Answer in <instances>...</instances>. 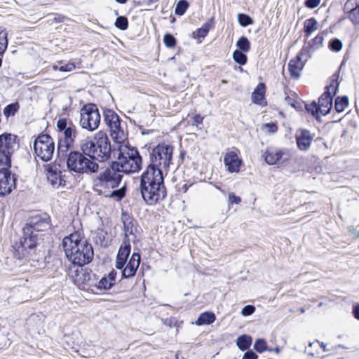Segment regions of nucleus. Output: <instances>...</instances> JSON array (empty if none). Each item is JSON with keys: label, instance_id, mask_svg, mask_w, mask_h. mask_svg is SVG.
<instances>
[{"label": "nucleus", "instance_id": "obj_58", "mask_svg": "<svg viewBox=\"0 0 359 359\" xmlns=\"http://www.w3.org/2000/svg\"><path fill=\"white\" fill-rule=\"evenodd\" d=\"M285 100L286 101V102L288 104H290L291 106H293V103H292V101H293V99L290 97L289 96H287L285 98Z\"/></svg>", "mask_w": 359, "mask_h": 359}, {"label": "nucleus", "instance_id": "obj_35", "mask_svg": "<svg viewBox=\"0 0 359 359\" xmlns=\"http://www.w3.org/2000/svg\"><path fill=\"white\" fill-rule=\"evenodd\" d=\"M8 34L5 29L0 31V55L4 54L8 46Z\"/></svg>", "mask_w": 359, "mask_h": 359}, {"label": "nucleus", "instance_id": "obj_52", "mask_svg": "<svg viewBox=\"0 0 359 359\" xmlns=\"http://www.w3.org/2000/svg\"><path fill=\"white\" fill-rule=\"evenodd\" d=\"M320 1L321 0H306L305 5L307 8H315L320 4Z\"/></svg>", "mask_w": 359, "mask_h": 359}, {"label": "nucleus", "instance_id": "obj_20", "mask_svg": "<svg viewBox=\"0 0 359 359\" xmlns=\"http://www.w3.org/2000/svg\"><path fill=\"white\" fill-rule=\"evenodd\" d=\"M224 163L230 172H238L242 160L238 157L236 151L226 152L224 158Z\"/></svg>", "mask_w": 359, "mask_h": 359}, {"label": "nucleus", "instance_id": "obj_31", "mask_svg": "<svg viewBox=\"0 0 359 359\" xmlns=\"http://www.w3.org/2000/svg\"><path fill=\"white\" fill-rule=\"evenodd\" d=\"M123 229L126 237L133 235L134 231L136 230L135 227L134 226L133 220L130 218H127L123 220Z\"/></svg>", "mask_w": 359, "mask_h": 359}, {"label": "nucleus", "instance_id": "obj_64", "mask_svg": "<svg viewBox=\"0 0 359 359\" xmlns=\"http://www.w3.org/2000/svg\"><path fill=\"white\" fill-rule=\"evenodd\" d=\"M302 313H304L305 312V309L304 308L301 309L300 310Z\"/></svg>", "mask_w": 359, "mask_h": 359}, {"label": "nucleus", "instance_id": "obj_46", "mask_svg": "<svg viewBox=\"0 0 359 359\" xmlns=\"http://www.w3.org/2000/svg\"><path fill=\"white\" fill-rule=\"evenodd\" d=\"M296 57L304 62L307 61L310 57L309 48L303 47Z\"/></svg>", "mask_w": 359, "mask_h": 359}, {"label": "nucleus", "instance_id": "obj_19", "mask_svg": "<svg viewBox=\"0 0 359 359\" xmlns=\"http://www.w3.org/2000/svg\"><path fill=\"white\" fill-rule=\"evenodd\" d=\"M265 161L269 165H276L283 163L289 158V154L286 149H276L268 148L264 154Z\"/></svg>", "mask_w": 359, "mask_h": 359}, {"label": "nucleus", "instance_id": "obj_6", "mask_svg": "<svg viewBox=\"0 0 359 359\" xmlns=\"http://www.w3.org/2000/svg\"><path fill=\"white\" fill-rule=\"evenodd\" d=\"M67 167L77 173L92 174L97 172L99 165L83 152L71 151L67 160Z\"/></svg>", "mask_w": 359, "mask_h": 359}, {"label": "nucleus", "instance_id": "obj_2", "mask_svg": "<svg viewBox=\"0 0 359 359\" xmlns=\"http://www.w3.org/2000/svg\"><path fill=\"white\" fill-rule=\"evenodd\" d=\"M50 226V217L47 214L32 216L22 229V236L19 244H16V250L22 257L29 254L37 243L36 232L43 231Z\"/></svg>", "mask_w": 359, "mask_h": 359}, {"label": "nucleus", "instance_id": "obj_15", "mask_svg": "<svg viewBox=\"0 0 359 359\" xmlns=\"http://www.w3.org/2000/svg\"><path fill=\"white\" fill-rule=\"evenodd\" d=\"M338 87V83L335 81L327 87V90L320 96L318 100L320 113L321 115L325 116L327 114L332 107V94L336 93Z\"/></svg>", "mask_w": 359, "mask_h": 359}, {"label": "nucleus", "instance_id": "obj_62", "mask_svg": "<svg viewBox=\"0 0 359 359\" xmlns=\"http://www.w3.org/2000/svg\"><path fill=\"white\" fill-rule=\"evenodd\" d=\"M128 0H116V2L119 3V4H125L127 2Z\"/></svg>", "mask_w": 359, "mask_h": 359}, {"label": "nucleus", "instance_id": "obj_1", "mask_svg": "<svg viewBox=\"0 0 359 359\" xmlns=\"http://www.w3.org/2000/svg\"><path fill=\"white\" fill-rule=\"evenodd\" d=\"M121 180V174L115 170L112 166L107 168L93 177V190L98 196L119 201L126 196V186L113 189L118 187Z\"/></svg>", "mask_w": 359, "mask_h": 359}, {"label": "nucleus", "instance_id": "obj_4", "mask_svg": "<svg viewBox=\"0 0 359 359\" xmlns=\"http://www.w3.org/2000/svg\"><path fill=\"white\" fill-rule=\"evenodd\" d=\"M79 147L82 152L100 162L107 161L111 155V144L104 132L99 131L93 137H87L80 141Z\"/></svg>", "mask_w": 359, "mask_h": 359}, {"label": "nucleus", "instance_id": "obj_59", "mask_svg": "<svg viewBox=\"0 0 359 359\" xmlns=\"http://www.w3.org/2000/svg\"><path fill=\"white\" fill-rule=\"evenodd\" d=\"M62 19H63L62 17L58 16V17H55L53 20H54L56 22H62Z\"/></svg>", "mask_w": 359, "mask_h": 359}, {"label": "nucleus", "instance_id": "obj_60", "mask_svg": "<svg viewBox=\"0 0 359 359\" xmlns=\"http://www.w3.org/2000/svg\"><path fill=\"white\" fill-rule=\"evenodd\" d=\"M349 230L350 231H351L354 235H355L357 237H359V233L355 231L354 229H353L352 227H350L349 228Z\"/></svg>", "mask_w": 359, "mask_h": 359}, {"label": "nucleus", "instance_id": "obj_44", "mask_svg": "<svg viewBox=\"0 0 359 359\" xmlns=\"http://www.w3.org/2000/svg\"><path fill=\"white\" fill-rule=\"evenodd\" d=\"M241 202V197L236 196L235 194L233 192H230L229 194L227 201L229 208H230L233 204H239Z\"/></svg>", "mask_w": 359, "mask_h": 359}, {"label": "nucleus", "instance_id": "obj_14", "mask_svg": "<svg viewBox=\"0 0 359 359\" xmlns=\"http://www.w3.org/2000/svg\"><path fill=\"white\" fill-rule=\"evenodd\" d=\"M143 199L149 205L156 203L166 196V189L163 184L140 187Z\"/></svg>", "mask_w": 359, "mask_h": 359}, {"label": "nucleus", "instance_id": "obj_54", "mask_svg": "<svg viewBox=\"0 0 359 359\" xmlns=\"http://www.w3.org/2000/svg\"><path fill=\"white\" fill-rule=\"evenodd\" d=\"M203 117L200 114H196L194 116V122L192 125L201 124L203 123Z\"/></svg>", "mask_w": 359, "mask_h": 359}, {"label": "nucleus", "instance_id": "obj_22", "mask_svg": "<svg viewBox=\"0 0 359 359\" xmlns=\"http://www.w3.org/2000/svg\"><path fill=\"white\" fill-rule=\"evenodd\" d=\"M313 139V136L307 130H299L296 135L297 144L300 150H308Z\"/></svg>", "mask_w": 359, "mask_h": 359}, {"label": "nucleus", "instance_id": "obj_12", "mask_svg": "<svg viewBox=\"0 0 359 359\" xmlns=\"http://www.w3.org/2000/svg\"><path fill=\"white\" fill-rule=\"evenodd\" d=\"M104 121L110 129L111 137L117 143H123L127 138L124 126L120 117L113 111L108 110L104 114Z\"/></svg>", "mask_w": 359, "mask_h": 359}, {"label": "nucleus", "instance_id": "obj_13", "mask_svg": "<svg viewBox=\"0 0 359 359\" xmlns=\"http://www.w3.org/2000/svg\"><path fill=\"white\" fill-rule=\"evenodd\" d=\"M35 154L43 161H50L55 151V144L53 139L48 135L38 136L34 142Z\"/></svg>", "mask_w": 359, "mask_h": 359}, {"label": "nucleus", "instance_id": "obj_36", "mask_svg": "<svg viewBox=\"0 0 359 359\" xmlns=\"http://www.w3.org/2000/svg\"><path fill=\"white\" fill-rule=\"evenodd\" d=\"M189 7V3L186 0H180L176 5L175 13L177 15H182Z\"/></svg>", "mask_w": 359, "mask_h": 359}, {"label": "nucleus", "instance_id": "obj_39", "mask_svg": "<svg viewBox=\"0 0 359 359\" xmlns=\"http://www.w3.org/2000/svg\"><path fill=\"white\" fill-rule=\"evenodd\" d=\"M254 348L259 353H262L267 350L271 351V349L268 348L266 342L263 339H259L255 341L254 344Z\"/></svg>", "mask_w": 359, "mask_h": 359}, {"label": "nucleus", "instance_id": "obj_8", "mask_svg": "<svg viewBox=\"0 0 359 359\" xmlns=\"http://www.w3.org/2000/svg\"><path fill=\"white\" fill-rule=\"evenodd\" d=\"M142 165V158L136 149H129L123 152L118 156L117 161L112 167L120 173H133L140 170Z\"/></svg>", "mask_w": 359, "mask_h": 359}, {"label": "nucleus", "instance_id": "obj_45", "mask_svg": "<svg viewBox=\"0 0 359 359\" xmlns=\"http://www.w3.org/2000/svg\"><path fill=\"white\" fill-rule=\"evenodd\" d=\"M163 42L165 45L168 48H173L176 44V40L175 37L170 34H166L164 36Z\"/></svg>", "mask_w": 359, "mask_h": 359}, {"label": "nucleus", "instance_id": "obj_40", "mask_svg": "<svg viewBox=\"0 0 359 359\" xmlns=\"http://www.w3.org/2000/svg\"><path fill=\"white\" fill-rule=\"evenodd\" d=\"M115 26L121 30H126L128 26V19L123 16L118 17L115 22Z\"/></svg>", "mask_w": 359, "mask_h": 359}, {"label": "nucleus", "instance_id": "obj_56", "mask_svg": "<svg viewBox=\"0 0 359 359\" xmlns=\"http://www.w3.org/2000/svg\"><path fill=\"white\" fill-rule=\"evenodd\" d=\"M116 274V272L114 270H113L107 276L110 280V281L113 283V285L114 284Z\"/></svg>", "mask_w": 359, "mask_h": 359}, {"label": "nucleus", "instance_id": "obj_53", "mask_svg": "<svg viewBox=\"0 0 359 359\" xmlns=\"http://www.w3.org/2000/svg\"><path fill=\"white\" fill-rule=\"evenodd\" d=\"M243 359H257V355L252 351H248L244 354Z\"/></svg>", "mask_w": 359, "mask_h": 359}, {"label": "nucleus", "instance_id": "obj_25", "mask_svg": "<svg viewBox=\"0 0 359 359\" xmlns=\"http://www.w3.org/2000/svg\"><path fill=\"white\" fill-rule=\"evenodd\" d=\"M304 62L297 59V57L291 59L288 63V70L290 76L294 79H297L301 76V72L304 68Z\"/></svg>", "mask_w": 359, "mask_h": 359}, {"label": "nucleus", "instance_id": "obj_42", "mask_svg": "<svg viewBox=\"0 0 359 359\" xmlns=\"http://www.w3.org/2000/svg\"><path fill=\"white\" fill-rule=\"evenodd\" d=\"M60 65L59 71L63 72H69L75 69L76 66L74 62H69L68 63L63 64L62 61L59 62Z\"/></svg>", "mask_w": 359, "mask_h": 359}, {"label": "nucleus", "instance_id": "obj_32", "mask_svg": "<svg viewBox=\"0 0 359 359\" xmlns=\"http://www.w3.org/2000/svg\"><path fill=\"white\" fill-rule=\"evenodd\" d=\"M113 285V283L110 281V280L107 277L104 276L99 281L97 280V284L94 285V287H97L98 290H109Z\"/></svg>", "mask_w": 359, "mask_h": 359}, {"label": "nucleus", "instance_id": "obj_29", "mask_svg": "<svg viewBox=\"0 0 359 359\" xmlns=\"http://www.w3.org/2000/svg\"><path fill=\"white\" fill-rule=\"evenodd\" d=\"M318 29V22L313 18L306 20L304 22V32L307 36H309Z\"/></svg>", "mask_w": 359, "mask_h": 359}, {"label": "nucleus", "instance_id": "obj_49", "mask_svg": "<svg viewBox=\"0 0 359 359\" xmlns=\"http://www.w3.org/2000/svg\"><path fill=\"white\" fill-rule=\"evenodd\" d=\"M263 129L269 133H274L278 130V126L274 123H265L262 126Z\"/></svg>", "mask_w": 359, "mask_h": 359}, {"label": "nucleus", "instance_id": "obj_37", "mask_svg": "<svg viewBox=\"0 0 359 359\" xmlns=\"http://www.w3.org/2000/svg\"><path fill=\"white\" fill-rule=\"evenodd\" d=\"M236 46L243 52H248L250 48V41L245 36L239 38L236 43Z\"/></svg>", "mask_w": 359, "mask_h": 359}, {"label": "nucleus", "instance_id": "obj_47", "mask_svg": "<svg viewBox=\"0 0 359 359\" xmlns=\"http://www.w3.org/2000/svg\"><path fill=\"white\" fill-rule=\"evenodd\" d=\"M323 40H324V38H323V35H321V34L317 35L312 40V42L311 44V47L314 49H318V48H320L322 46Z\"/></svg>", "mask_w": 359, "mask_h": 359}, {"label": "nucleus", "instance_id": "obj_30", "mask_svg": "<svg viewBox=\"0 0 359 359\" xmlns=\"http://www.w3.org/2000/svg\"><path fill=\"white\" fill-rule=\"evenodd\" d=\"M348 104V97H338L335 100V109L337 112H342Z\"/></svg>", "mask_w": 359, "mask_h": 359}, {"label": "nucleus", "instance_id": "obj_51", "mask_svg": "<svg viewBox=\"0 0 359 359\" xmlns=\"http://www.w3.org/2000/svg\"><path fill=\"white\" fill-rule=\"evenodd\" d=\"M318 343L320 346L323 348L324 352L328 351L329 350L327 348L326 344H325L323 342H320L319 341H316L315 342H310L309 344V346L306 348V352H307L309 354L311 355H314V353L312 352H310L309 350V347H311L314 344Z\"/></svg>", "mask_w": 359, "mask_h": 359}, {"label": "nucleus", "instance_id": "obj_61", "mask_svg": "<svg viewBox=\"0 0 359 359\" xmlns=\"http://www.w3.org/2000/svg\"><path fill=\"white\" fill-rule=\"evenodd\" d=\"M60 65H53V69L55 71L59 70Z\"/></svg>", "mask_w": 359, "mask_h": 359}, {"label": "nucleus", "instance_id": "obj_3", "mask_svg": "<svg viewBox=\"0 0 359 359\" xmlns=\"http://www.w3.org/2000/svg\"><path fill=\"white\" fill-rule=\"evenodd\" d=\"M62 245L67 257L74 265L83 266L89 263L93 258L91 245L78 232L65 237Z\"/></svg>", "mask_w": 359, "mask_h": 359}, {"label": "nucleus", "instance_id": "obj_28", "mask_svg": "<svg viewBox=\"0 0 359 359\" xmlns=\"http://www.w3.org/2000/svg\"><path fill=\"white\" fill-rule=\"evenodd\" d=\"M252 343V337L248 335L240 336L237 339L236 344L241 351H245L249 348Z\"/></svg>", "mask_w": 359, "mask_h": 359}, {"label": "nucleus", "instance_id": "obj_17", "mask_svg": "<svg viewBox=\"0 0 359 359\" xmlns=\"http://www.w3.org/2000/svg\"><path fill=\"white\" fill-rule=\"evenodd\" d=\"M9 168L0 169V196L9 194L15 188L16 178L11 174Z\"/></svg>", "mask_w": 359, "mask_h": 359}, {"label": "nucleus", "instance_id": "obj_34", "mask_svg": "<svg viewBox=\"0 0 359 359\" xmlns=\"http://www.w3.org/2000/svg\"><path fill=\"white\" fill-rule=\"evenodd\" d=\"M305 107L306 111L311 114L313 116H316L317 119H318L320 116H321L320 110H318L319 104H316L315 102H312L310 104H306Z\"/></svg>", "mask_w": 359, "mask_h": 359}, {"label": "nucleus", "instance_id": "obj_63", "mask_svg": "<svg viewBox=\"0 0 359 359\" xmlns=\"http://www.w3.org/2000/svg\"><path fill=\"white\" fill-rule=\"evenodd\" d=\"M274 351L276 353H278L280 352V349L279 348L276 347L275 349H274Z\"/></svg>", "mask_w": 359, "mask_h": 359}, {"label": "nucleus", "instance_id": "obj_55", "mask_svg": "<svg viewBox=\"0 0 359 359\" xmlns=\"http://www.w3.org/2000/svg\"><path fill=\"white\" fill-rule=\"evenodd\" d=\"M353 314L354 317L359 320V304H357L355 306H353Z\"/></svg>", "mask_w": 359, "mask_h": 359}, {"label": "nucleus", "instance_id": "obj_21", "mask_svg": "<svg viewBox=\"0 0 359 359\" xmlns=\"http://www.w3.org/2000/svg\"><path fill=\"white\" fill-rule=\"evenodd\" d=\"M46 170L48 181L53 188H58L64 185L62 172L58 170L56 165H48L46 167Z\"/></svg>", "mask_w": 359, "mask_h": 359}, {"label": "nucleus", "instance_id": "obj_18", "mask_svg": "<svg viewBox=\"0 0 359 359\" xmlns=\"http://www.w3.org/2000/svg\"><path fill=\"white\" fill-rule=\"evenodd\" d=\"M164 172L152 167H147L141 176L140 187L163 184Z\"/></svg>", "mask_w": 359, "mask_h": 359}, {"label": "nucleus", "instance_id": "obj_24", "mask_svg": "<svg viewBox=\"0 0 359 359\" xmlns=\"http://www.w3.org/2000/svg\"><path fill=\"white\" fill-rule=\"evenodd\" d=\"M266 86L263 83H259L252 93V102L260 106H265L266 101L265 100Z\"/></svg>", "mask_w": 359, "mask_h": 359}, {"label": "nucleus", "instance_id": "obj_33", "mask_svg": "<svg viewBox=\"0 0 359 359\" xmlns=\"http://www.w3.org/2000/svg\"><path fill=\"white\" fill-rule=\"evenodd\" d=\"M20 105L18 102L12 103L7 105L4 109V114L6 117L14 116L18 111Z\"/></svg>", "mask_w": 359, "mask_h": 359}, {"label": "nucleus", "instance_id": "obj_26", "mask_svg": "<svg viewBox=\"0 0 359 359\" xmlns=\"http://www.w3.org/2000/svg\"><path fill=\"white\" fill-rule=\"evenodd\" d=\"M215 319L216 317L213 313L204 312L199 316L196 321V324L198 325H210L215 320Z\"/></svg>", "mask_w": 359, "mask_h": 359}, {"label": "nucleus", "instance_id": "obj_11", "mask_svg": "<svg viewBox=\"0 0 359 359\" xmlns=\"http://www.w3.org/2000/svg\"><path fill=\"white\" fill-rule=\"evenodd\" d=\"M80 125L89 131L96 130L100 123V114L96 105H85L80 111Z\"/></svg>", "mask_w": 359, "mask_h": 359}, {"label": "nucleus", "instance_id": "obj_7", "mask_svg": "<svg viewBox=\"0 0 359 359\" xmlns=\"http://www.w3.org/2000/svg\"><path fill=\"white\" fill-rule=\"evenodd\" d=\"M173 147L166 144H159L150 154L151 163L148 165L167 174L172 162Z\"/></svg>", "mask_w": 359, "mask_h": 359}, {"label": "nucleus", "instance_id": "obj_9", "mask_svg": "<svg viewBox=\"0 0 359 359\" xmlns=\"http://www.w3.org/2000/svg\"><path fill=\"white\" fill-rule=\"evenodd\" d=\"M17 136L4 133L0 135V163L6 167L11 166V156L18 149Z\"/></svg>", "mask_w": 359, "mask_h": 359}, {"label": "nucleus", "instance_id": "obj_50", "mask_svg": "<svg viewBox=\"0 0 359 359\" xmlns=\"http://www.w3.org/2000/svg\"><path fill=\"white\" fill-rule=\"evenodd\" d=\"M255 311V307L252 305H247L243 308L241 314L243 316H248L252 315Z\"/></svg>", "mask_w": 359, "mask_h": 359}, {"label": "nucleus", "instance_id": "obj_48", "mask_svg": "<svg viewBox=\"0 0 359 359\" xmlns=\"http://www.w3.org/2000/svg\"><path fill=\"white\" fill-rule=\"evenodd\" d=\"M70 125H73L72 123H67V120L65 118H60L57 121V126L60 131L64 132L69 128V126Z\"/></svg>", "mask_w": 359, "mask_h": 359}, {"label": "nucleus", "instance_id": "obj_57", "mask_svg": "<svg viewBox=\"0 0 359 359\" xmlns=\"http://www.w3.org/2000/svg\"><path fill=\"white\" fill-rule=\"evenodd\" d=\"M175 319L172 318H167L163 320V323L165 325L172 327V324L174 323Z\"/></svg>", "mask_w": 359, "mask_h": 359}, {"label": "nucleus", "instance_id": "obj_5", "mask_svg": "<svg viewBox=\"0 0 359 359\" xmlns=\"http://www.w3.org/2000/svg\"><path fill=\"white\" fill-rule=\"evenodd\" d=\"M130 244L128 241L124 240L118 251L115 266L117 269L122 270V277L128 278L133 277L140 264V255L134 252L130 258Z\"/></svg>", "mask_w": 359, "mask_h": 359}, {"label": "nucleus", "instance_id": "obj_41", "mask_svg": "<svg viewBox=\"0 0 359 359\" xmlns=\"http://www.w3.org/2000/svg\"><path fill=\"white\" fill-rule=\"evenodd\" d=\"M238 20L239 24L242 27H246L249 25L252 24V20L248 15L245 14H238Z\"/></svg>", "mask_w": 359, "mask_h": 359}, {"label": "nucleus", "instance_id": "obj_10", "mask_svg": "<svg viewBox=\"0 0 359 359\" xmlns=\"http://www.w3.org/2000/svg\"><path fill=\"white\" fill-rule=\"evenodd\" d=\"M69 276L74 283L81 290H93L98 279L96 274L91 271L84 269L82 266H74L70 269Z\"/></svg>", "mask_w": 359, "mask_h": 359}, {"label": "nucleus", "instance_id": "obj_16", "mask_svg": "<svg viewBox=\"0 0 359 359\" xmlns=\"http://www.w3.org/2000/svg\"><path fill=\"white\" fill-rule=\"evenodd\" d=\"M76 135L77 130L74 125H70L69 128L62 133L58 141L57 150L60 154L66 156L67 152L73 145Z\"/></svg>", "mask_w": 359, "mask_h": 359}, {"label": "nucleus", "instance_id": "obj_43", "mask_svg": "<svg viewBox=\"0 0 359 359\" xmlns=\"http://www.w3.org/2000/svg\"><path fill=\"white\" fill-rule=\"evenodd\" d=\"M342 46V42L338 39H334L330 41L329 47L333 51L338 52L341 50Z\"/></svg>", "mask_w": 359, "mask_h": 359}, {"label": "nucleus", "instance_id": "obj_38", "mask_svg": "<svg viewBox=\"0 0 359 359\" xmlns=\"http://www.w3.org/2000/svg\"><path fill=\"white\" fill-rule=\"evenodd\" d=\"M233 58L236 62L241 65H245L247 62L246 55L238 50H236L233 52Z\"/></svg>", "mask_w": 359, "mask_h": 359}, {"label": "nucleus", "instance_id": "obj_27", "mask_svg": "<svg viewBox=\"0 0 359 359\" xmlns=\"http://www.w3.org/2000/svg\"><path fill=\"white\" fill-rule=\"evenodd\" d=\"M213 24V19H210L208 22L204 23L202 27L198 29L194 34H196V37L197 38H204L207 36L208 32L211 29Z\"/></svg>", "mask_w": 359, "mask_h": 359}, {"label": "nucleus", "instance_id": "obj_23", "mask_svg": "<svg viewBox=\"0 0 359 359\" xmlns=\"http://www.w3.org/2000/svg\"><path fill=\"white\" fill-rule=\"evenodd\" d=\"M344 10L349 13L348 18L354 23H359V0H348Z\"/></svg>", "mask_w": 359, "mask_h": 359}]
</instances>
